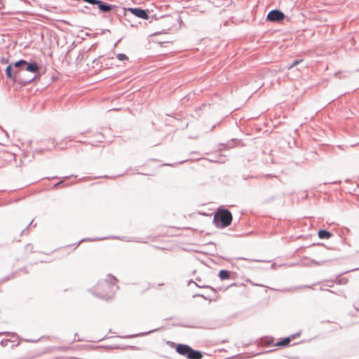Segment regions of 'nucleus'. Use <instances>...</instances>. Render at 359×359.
<instances>
[{"label": "nucleus", "mask_w": 359, "mask_h": 359, "mask_svg": "<svg viewBox=\"0 0 359 359\" xmlns=\"http://www.w3.org/2000/svg\"><path fill=\"white\" fill-rule=\"evenodd\" d=\"M186 161H187V159H186V160H183V161H180L179 163H182L186 162Z\"/></svg>", "instance_id": "58836bf2"}, {"label": "nucleus", "mask_w": 359, "mask_h": 359, "mask_svg": "<svg viewBox=\"0 0 359 359\" xmlns=\"http://www.w3.org/2000/svg\"><path fill=\"white\" fill-rule=\"evenodd\" d=\"M348 279L347 278H337L335 283L338 285H345L348 283Z\"/></svg>", "instance_id": "dca6fc26"}, {"label": "nucleus", "mask_w": 359, "mask_h": 359, "mask_svg": "<svg viewBox=\"0 0 359 359\" xmlns=\"http://www.w3.org/2000/svg\"><path fill=\"white\" fill-rule=\"evenodd\" d=\"M2 62H8V60H3V59H2Z\"/></svg>", "instance_id": "79ce46f5"}, {"label": "nucleus", "mask_w": 359, "mask_h": 359, "mask_svg": "<svg viewBox=\"0 0 359 359\" xmlns=\"http://www.w3.org/2000/svg\"><path fill=\"white\" fill-rule=\"evenodd\" d=\"M13 275L8 276H6V277H5V278H2V279L0 280V282H1V283H2V282H4V281L8 280H9L10 278H13Z\"/></svg>", "instance_id": "a878e982"}, {"label": "nucleus", "mask_w": 359, "mask_h": 359, "mask_svg": "<svg viewBox=\"0 0 359 359\" xmlns=\"http://www.w3.org/2000/svg\"><path fill=\"white\" fill-rule=\"evenodd\" d=\"M255 261L256 262H262L261 260H259V259H256Z\"/></svg>", "instance_id": "de8ad7c7"}, {"label": "nucleus", "mask_w": 359, "mask_h": 359, "mask_svg": "<svg viewBox=\"0 0 359 359\" xmlns=\"http://www.w3.org/2000/svg\"><path fill=\"white\" fill-rule=\"evenodd\" d=\"M39 69V65L36 61H32L30 62H27L25 65L24 67V73L27 72H29L32 73H36Z\"/></svg>", "instance_id": "6e6552de"}, {"label": "nucleus", "mask_w": 359, "mask_h": 359, "mask_svg": "<svg viewBox=\"0 0 359 359\" xmlns=\"http://www.w3.org/2000/svg\"><path fill=\"white\" fill-rule=\"evenodd\" d=\"M128 11L129 13H130L133 15L143 19V20H147L149 19V10L147 9H143L140 7L137 8H128Z\"/></svg>", "instance_id": "423d86ee"}, {"label": "nucleus", "mask_w": 359, "mask_h": 359, "mask_svg": "<svg viewBox=\"0 0 359 359\" xmlns=\"http://www.w3.org/2000/svg\"><path fill=\"white\" fill-rule=\"evenodd\" d=\"M6 334L7 336H14L15 335V333L13 332H0V335Z\"/></svg>", "instance_id": "393cba45"}, {"label": "nucleus", "mask_w": 359, "mask_h": 359, "mask_svg": "<svg viewBox=\"0 0 359 359\" xmlns=\"http://www.w3.org/2000/svg\"><path fill=\"white\" fill-rule=\"evenodd\" d=\"M231 272L226 269H222L219 271L218 276L220 280H227L230 278Z\"/></svg>", "instance_id": "2eb2a0df"}, {"label": "nucleus", "mask_w": 359, "mask_h": 359, "mask_svg": "<svg viewBox=\"0 0 359 359\" xmlns=\"http://www.w3.org/2000/svg\"><path fill=\"white\" fill-rule=\"evenodd\" d=\"M318 235L320 239H329L332 236V233L326 229H320Z\"/></svg>", "instance_id": "4468645a"}, {"label": "nucleus", "mask_w": 359, "mask_h": 359, "mask_svg": "<svg viewBox=\"0 0 359 359\" xmlns=\"http://www.w3.org/2000/svg\"><path fill=\"white\" fill-rule=\"evenodd\" d=\"M26 64L27 61L25 60L21 59L18 61H16L13 65L15 69L14 70V74L18 75V82L24 85L31 83L35 78L34 76L29 78L22 77V74H24V67Z\"/></svg>", "instance_id": "7ed1b4c3"}, {"label": "nucleus", "mask_w": 359, "mask_h": 359, "mask_svg": "<svg viewBox=\"0 0 359 359\" xmlns=\"http://www.w3.org/2000/svg\"><path fill=\"white\" fill-rule=\"evenodd\" d=\"M226 159H224V157L222 155H219V157L217 159L211 160L214 162H218V163H224Z\"/></svg>", "instance_id": "4be33fe9"}, {"label": "nucleus", "mask_w": 359, "mask_h": 359, "mask_svg": "<svg viewBox=\"0 0 359 359\" xmlns=\"http://www.w3.org/2000/svg\"><path fill=\"white\" fill-rule=\"evenodd\" d=\"M299 335H300V332H297V333L292 334L289 337H285L283 339H281L280 341H278L276 344V346H288L290 344V341H292V339H294L297 336H299Z\"/></svg>", "instance_id": "9d476101"}, {"label": "nucleus", "mask_w": 359, "mask_h": 359, "mask_svg": "<svg viewBox=\"0 0 359 359\" xmlns=\"http://www.w3.org/2000/svg\"><path fill=\"white\" fill-rule=\"evenodd\" d=\"M285 18L284 13L278 9H273L268 13L266 20L271 22H279L284 20Z\"/></svg>", "instance_id": "39448f33"}, {"label": "nucleus", "mask_w": 359, "mask_h": 359, "mask_svg": "<svg viewBox=\"0 0 359 359\" xmlns=\"http://www.w3.org/2000/svg\"><path fill=\"white\" fill-rule=\"evenodd\" d=\"M6 75L7 78L10 79H13L15 81H18V75L14 74V71H13V64H9L6 68Z\"/></svg>", "instance_id": "ddd939ff"}, {"label": "nucleus", "mask_w": 359, "mask_h": 359, "mask_svg": "<svg viewBox=\"0 0 359 359\" xmlns=\"http://www.w3.org/2000/svg\"><path fill=\"white\" fill-rule=\"evenodd\" d=\"M104 177H106V178H111V177L107 176V175H105Z\"/></svg>", "instance_id": "c03bdc74"}, {"label": "nucleus", "mask_w": 359, "mask_h": 359, "mask_svg": "<svg viewBox=\"0 0 359 359\" xmlns=\"http://www.w3.org/2000/svg\"><path fill=\"white\" fill-rule=\"evenodd\" d=\"M116 58L120 61L128 60V57L124 53H118Z\"/></svg>", "instance_id": "a211bd4d"}, {"label": "nucleus", "mask_w": 359, "mask_h": 359, "mask_svg": "<svg viewBox=\"0 0 359 359\" xmlns=\"http://www.w3.org/2000/svg\"><path fill=\"white\" fill-rule=\"evenodd\" d=\"M232 222V214L226 208H218L215 212L213 223L215 226L224 229L229 226Z\"/></svg>", "instance_id": "f03ea898"}, {"label": "nucleus", "mask_w": 359, "mask_h": 359, "mask_svg": "<svg viewBox=\"0 0 359 359\" xmlns=\"http://www.w3.org/2000/svg\"><path fill=\"white\" fill-rule=\"evenodd\" d=\"M190 348L189 345L178 344L175 346V350L180 355L187 357Z\"/></svg>", "instance_id": "1a4fd4ad"}, {"label": "nucleus", "mask_w": 359, "mask_h": 359, "mask_svg": "<svg viewBox=\"0 0 359 359\" xmlns=\"http://www.w3.org/2000/svg\"><path fill=\"white\" fill-rule=\"evenodd\" d=\"M33 220H32L29 224L26 226V228L22 231L21 234H23L24 232L32 224Z\"/></svg>", "instance_id": "c756f323"}, {"label": "nucleus", "mask_w": 359, "mask_h": 359, "mask_svg": "<svg viewBox=\"0 0 359 359\" xmlns=\"http://www.w3.org/2000/svg\"><path fill=\"white\" fill-rule=\"evenodd\" d=\"M69 177H63V180L57 182V183H55L53 186V189H56L57 187H58L60 184H63V182H65V180L66 179H68Z\"/></svg>", "instance_id": "aec40b11"}, {"label": "nucleus", "mask_w": 359, "mask_h": 359, "mask_svg": "<svg viewBox=\"0 0 359 359\" xmlns=\"http://www.w3.org/2000/svg\"><path fill=\"white\" fill-rule=\"evenodd\" d=\"M23 272L27 273V271L25 270V269H22Z\"/></svg>", "instance_id": "a18cd8bd"}, {"label": "nucleus", "mask_w": 359, "mask_h": 359, "mask_svg": "<svg viewBox=\"0 0 359 359\" xmlns=\"http://www.w3.org/2000/svg\"><path fill=\"white\" fill-rule=\"evenodd\" d=\"M320 290H325V291H328L331 293H335L334 291L327 289V287H324L323 286L320 287Z\"/></svg>", "instance_id": "cd10ccee"}, {"label": "nucleus", "mask_w": 359, "mask_h": 359, "mask_svg": "<svg viewBox=\"0 0 359 359\" xmlns=\"http://www.w3.org/2000/svg\"><path fill=\"white\" fill-rule=\"evenodd\" d=\"M155 330H151V331H149V332H144V333L137 334H134V335H130V336H128L127 337L130 338V337H138V336L145 335V334H147L151 333V332H154Z\"/></svg>", "instance_id": "412c9836"}, {"label": "nucleus", "mask_w": 359, "mask_h": 359, "mask_svg": "<svg viewBox=\"0 0 359 359\" xmlns=\"http://www.w3.org/2000/svg\"><path fill=\"white\" fill-rule=\"evenodd\" d=\"M97 136L98 137V140H99V142H102V139L103 138V135H102V133H98L97 134Z\"/></svg>", "instance_id": "c85d7f7f"}, {"label": "nucleus", "mask_w": 359, "mask_h": 359, "mask_svg": "<svg viewBox=\"0 0 359 359\" xmlns=\"http://www.w3.org/2000/svg\"><path fill=\"white\" fill-rule=\"evenodd\" d=\"M303 61V60L302 59H298V60H294L288 67H287V69H292V67L298 65L299 64H300Z\"/></svg>", "instance_id": "f3484780"}, {"label": "nucleus", "mask_w": 359, "mask_h": 359, "mask_svg": "<svg viewBox=\"0 0 359 359\" xmlns=\"http://www.w3.org/2000/svg\"><path fill=\"white\" fill-rule=\"evenodd\" d=\"M10 342H11L10 339H2L0 341V345L4 347L7 346Z\"/></svg>", "instance_id": "5701e85b"}, {"label": "nucleus", "mask_w": 359, "mask_h": 359, "mask_svg": "<svg viewBox=\"0 0 359 359\" xmlns=\"http://www.w3.org/2000/svg\"><path fill=\"white\" fill-rule=\"evenodd\" d=\"M311 262H312V263H313L316 265H320V264L325 263L326 261L324 260V261H321V262H318V261L312 260Z\"/></svg>", "instance_id": "bb28decb"}, {"label": "nucleus", "mask_w": 359, "mask_h": 359, "mask_svg": "<svg viewBox=\"0 0 359 359\" xmlns=\"http://www.w3.org/2000/svg\"><path fill=\"white\" fill-rule=\"evenodd\" d=\"M47 178L49 179V180L50 179H53H53H57L58 177L57 176H54V177H52L51 178H50V177H47Z\"/></svg>", "instance_id": "e433bc0d"}, {"label": "nucleus", "mask_w": 359, "mask_h": 359, "mask_svg": "<svg viewBox=\"0 0 359 359\" xmlns=\"http://www.w3.org/2000/svg\"><path fill=\"white\" fill-rule=\"evenodd\" d=\"M233 141H234V140H232L233 143H232L231 145H229V146L224 145V144H222L221 145H222L223 147H222V148H220V149H219V151L225 150V149H229V148H231V147H233Z\"/></svg>", "instance_id": "b1692460"}, {"label": "nucleus", "mask_w": 359, "mask_h": 359, "mask_svg": "<svg viewBox=\"0 0 359 359\" xmlns=\"http://www.w3.org/2000/svg\"><path fill=\"white\" fill-rule=\"evenodd\" d=\"M171 347H175L176 346V344L172 342V341H168L167 342Z\"/></svg>", "instance_id": "2f4dec72"}, {"label": "nucleus", "mask_w": 359, "mask_h": 359, "mask_svg": "<svg viewBox=\"0 0 359 359\" xmlns=\"http://www.w3.org/2000/svg\"><path fill=\"white\" fill-rule=\"evenodd\" d=\"M203 297V299H206V297L202 294H195L193 295V297Z\"/></svg>", "instance_id": "7c9ffc66"}, {"label": "nucleus", "mask_w": 359, "mask_h": 359, "mask_svg": "<svg viewBox=\"0 0 359 359\" xmlns=\"http://www.w3.org/2000/svg\"><path fill=\"white\" fill-rule=\"evenodd\" d=\"M327 284L326 285L328 287H332L333 286V282L332 281H327Z\"/></svg>", "instance_id": "72a5a7b5"}, {"label": "nucleus", "mask_w": 359, "mask_h": 359, "mask_svg": "<svg viewBox=\"0 0 359 359\" xmlns=\"http://www.w3.org/2000/svg\"><path fill=\"white\" fill-rule=\"evenodd\" d=\"M110 8L107 11V13H112L122 22L121 18H124L126 20L130 22V16L128 15V8L120 7L116 5L110 4Z\"/></svg>", "instance_id": "20e7f679"}, {"label": "nucleus", "mask_w": 359, "mask_h": 359, "mask_svg": "<svg viewBox=\"0 0 359 359\" xmlns=\"http://www.w3.org/2000/svg\"><path fill=\"white\" fill-rule=\"evenodd\" d=\"M83 1L92 5H96L101 13H106L111 8L110 4L106 3L102 0H83Z\"/></svg>", "instance_id": "0eeeda50"}, {"label": "nucleus", "mask_w": 359, "mask_h": 359, "mask_svg": "<svg viewBox=\"0 0 359 359\" xmlns=\"http://www.w3.org/2000/svg\"><path fill=\"white\" fill-rule=\"evenodd\" d=\"M187 358L188 359H201L203 358V353L201 351L194 350L191 347Z\"/></svg>", "instance_id": "f8f14e48"}, {"label": "nucleus", "mask_w": 359, "mask_h": 359, "mask_svg": "<svg viewBox=\"0 0 359 359\" xmlns=\"http://www.w3.org/2000/svg\"><path fill=\"white\" fill-rule=\"evenodd\" d=\"M2 62H8V60H3V59H2Z\"/></svg>", "instance_id": "a19ab883"}, {"label": "nucleus", "mask_w": 359, "mask_h": 359, "mask_svg": "<svg viewBox=\"0 0 359 359\" xmlns=\"http://www.w3.org/2000/svg\"><path fill=\"white\" fill-rule=\"evenodd\" d=\"M50 149H45V150H49ZM44 151V149H39V150H36L37 152L39 153H41Z\"/></svg>", "instance_id": "f704fd0d"}, {"label": "nucleus", "mask_w": 359, "mask_h": 359, "mask_svg": "<svg viewBox=\"0 0 359 359\" xmlns=\"http://www.w3.org/2000/svg\"><path fill=\"white\" fill-rule=\"evenodd\" d=\"M190 283H194V281H193V280H190ZM194 284H195L198 287H200V288H210L211 290H214V291H215L214 288H213V287H210V286H209V285H199V284H198L197 283H195V282H194Z\"/></svg>", "instance_id": "6ab92c4d"}, {"label": "nucleus", "mask_w": 359, "mask_h": 359, "mask_svg": "<svg viewBox=\"0 0 359 359\" xmlns=\"http://www.w3.org/2000/svg\"><path fill=\"white\" fill-rule=\"evenodd\" d=\"M114 238V239H120V240H123V241H135V240H132V239H123V238H121L120 237L118 236H111V237H104V238H83L81 240H80L78 243H77V245H79L81 243L83 242V241H100V240H103V239H107V238Z\"/></svg>", "instance_id": "9b49d317"}, {"label": "nucleus", "mask_w": 359, "mask_h": 359, "mask_svg": "<svg viewBox=\"0 0 359 359\" xmlns=\"http://www.w3.org/2000/svg\"><path fill=\"white\" fill-rule=\"evenodd\" d=\"M196 280H197V281H201V278H196Z\"/></svg>", "instance_id": "ea45409f"}, {"label": "nucleus", "mask_w": 359, "mask_h": 359, "mask_svg": "<svg viewBox=\"0 0 359 359\" xmlns=\"http://www.w3.org/2000/svg\"><path fill=\"white\" fill-rule=\"evenodd\" d=\"M49 141H52L53 147H56V144H55V142H54V139H53V140H50Z\"/></svg>", "instance_id": "c9c22d12"}, {"label": "nucleus", "mask_w": 359, "mask_h": 359, "mask_svg": "<svg viewBox=\"0 0 359 359\" xmlns=\"http://www.w3.org/2000/svg\"><path fill=\"white\" fill-rule=\"evenodd\" d=\"M117 281L114 276L109 275V278L103 281H100L97 284L98 288H102V291H95L93 294L95 297L105 300H111L113 299L114 292H113L112 285Z\"/></svg>", "instance_id": "f257e3e1"}, {"label": "nucleus", "mask_w": 359, "mask_h": 359, "mask_svg": "<svg viewBox=\"0 0 359 359\" xmlns=\"http://www.w3.org/2000/svg\"><path fill=\"white\" fill-rule=\"evenodd\" d=\"M39 339H26L25 341H29V342H37L39 341Z\"/></svg>", "instance_id": "473e14b6"}, {"label": "nucleus", "mask_w": 359, "mask_h": 359, "mask_svg": "<svg viewBox=\"0 0 359 359\" xmlns=\"http://www.w3.org/2000/svg\"><path fill=\"white\" fill-rule=\"evenodd\" d=\"M2 62H8V60H3V59H2Z\"/></svg>", "instance_id": "37998d69"}, {"label": "nucleus", "mask_w": 359, "mask_h": 359, "mask_svg": "<svg viewBox=\"0 0 359 359\" xmlns=\"http://www.w3.org/2000/svg\"><path fill=\"white\" fill-rule=\"evenodd\" d=\"M55 359H66L65 357H57Z\"/></svg>", "instance_id": "4c0bfd02"}, {"label": "nucleus", "mask_w": 359, "mask_h": 359, "mask_svg": "<svg viewBox=\"0 0 359 359\" xmlns=\"http://www.w3.org/2000/svg\"><path fill=\"white\" fill-rule=\"evenodd\" d=\"M97 62V59L93 60V62Z\"/></svg>", "instance_id": "49530a36"}]
</instances>
